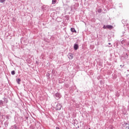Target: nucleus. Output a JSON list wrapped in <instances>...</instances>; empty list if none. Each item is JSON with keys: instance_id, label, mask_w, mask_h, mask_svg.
I'll use <instances>...</instances> for the list:
<instances>
[{"instance_id": "1", "label": "nucleus", "mask_w": 129, "mask_h": 129, "mask_svg": "<svg viewBox=\"0 0 129 129\" xmlns=\"http://www.w3.org/2000/svg\"><path fill=\"white\" fill-rule=\"evenodd\" d=\"M62 107V106L60 104H57V105L56 106V109L57 110H60Z\"/></svg>"}, {"instance_id": "2", "label": "nucleus", "mask_w": 129, "mask_h": 129, "mask_svg": "<svg viewBox=\"0 0 129 129\" xmlns=\"http://www.w3.org/2000/svg\"><path fill=\"white\" fill-rule=\"evenodd\" d=\"M69 58L71 60H72V59H73V54L71 53H69Z\"/></svg>"}, {"instance_id": "3", "label": "nucleus", "mask_w": 129, "mask_h": 129, "mask_svg": "<svg viewBox=\"0 0 129 129\" xmlns=\"http://www.w3.org/2000/svg\"><path fill=\"white\" fill-rule=\"evenodd\" d=\"M79 47V46L77 44H75L74 45V49L75 50H78V48Z\"/></svg>"}, {"instance_id": "4", "label": "nucleus", "mask_w": 129, "mask_h": 129, "mask_svg": "<svg viewBox=\"0 0 129 129\" xmlns=\"http://www.w3.org/2000/svg\"><path fill=\"white\" fill-rule=\"evenodd\" d=\"M55 96L56 97V99H59L61 97V95L59 93H56Z\"/></svg>"}, {"instance_id": "5", "label": "nucleus", "mask_w": 129, "mask_h": 129, "mask_svg": "<svg viewBox=\"0 0 129 129\" xmlns=\"http://www.w3.org/2000/svg\"><path fill=\"white\" fill-rule=\"evenodd\" d=\"M106 28L109 29V30H111V29H113V26L111 25H107Z\"/></svg>"}, {"instance_id": "6", "label": "nucleus", "mask_w": 129, "mask_h": 129, "mask_svg": "<svg viewBox=\"0 0 129 129\" xmlns=\"http://www.w3.org/2000/svg\"><path fill=\"white\" fill-rule=\"evenodd\" d=\"M71 31L73 33H76V30H75V28H71Z\"/></svg>"}, {"instance_id": "7", "label": "nucleus", "mask_w": 129, "mask_h": 129, "mask_svg": "<svg viewBox=\"0 0 129 129\" xmlns=\"http://www.w3.org/2000/svg\"><path fill=\"white\" fill-rule=\"evenodd\" d=\"M124 126L125 129H129V124L126 123Z\"/></svg>"}, {"instance_id": "8", "label": "nucleus", "mask_w": 129, "mask_h": 129, "mask_svg": "<svg viewBox=\"0 0 129 129\" xmlns=\"http://www.w3.org/2000/svg\"><path fill=\"white\" fill-rule=\"evenodd\" d=\"M20 82H21V79H17V82L18 83V84H20Z\"/></svg>"}, {"instance_id": "9", "label": "nucleus", "mask_w": 129, "mask_h": 129, "mask_svg": "<svg viewBox=\"0 0 129 129\" xmlns=\"http://www.w3.org/2000/svg\"><path fill=\"white\" fill-rule=\"evenodd\" d=\"M56 0H52V5H55V4H56Z\"/></svg>"}, {"instance_id": "10", "label": "nucleus", "mask_w": 129, "mask_h": 129, "mask_svg": "<svg viewBox=\"0 0 129 129\" xmlns=\"http://www.w3.org/2000/svg\"><path fill=\"white\" fill-rule=\"evenodd\" d=\"M11 74H12V75H15V74H16V73L15 72V71H12L11 72Z\"/></svg>"}, {"instance_id": "11", "label": "nucleus", "mask_w": 129, "mask_h": 129, "mask_svg": "<svg viewBox=\"0 0 129 129\" xmlns=\"http://www.w3.org/2000/svg\"><path fill=\"white\" fill-rule=\"evenodd\" d=\"M6 0H0L1 3H4Z\"/></svg>"}, {"instance_id": "12", "label": "nucleus", "mask_w": 129, "mask_h": 129, "mask_svg": "<svg viewBox=\"0 0 129 129\" xmlns=\"http://www.w3.org/2000/svg\"><path fill=\"white\" fill-rule=\"evenodd\" d=\"M104 29H107V27H106V26L105 25L103 26Z\"/></svg>"}, {"instance_id": "13", "label": "nucleus", "mask_w": 129, "mask_h": 129, "mask_svg": "<svg viewBox=\"0 0 129 129\" xmlns=\"http://www.w3.org/2000/svg\"><path fill=\"white\" fill-rule=\"evenodd\" d=\"M56 129H60V128L59 127H56Z\"/></svg>"}, {"instance_id": "14", "label": "nucleus", "mask_w": 129, "mask_h": 129, "mask_svg": "<svg viewBox=\"0 0 129 129\" xmlns=\"http://www.w3.org/2000/svg\"><path fill=\"white\" fill-rule=\"evenodd\" d=\"M89 129H90V128H89Z\"/></svg>"}]
</instances>
